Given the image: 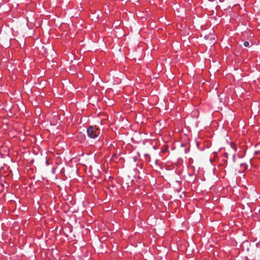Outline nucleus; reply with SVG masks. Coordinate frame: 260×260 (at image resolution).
<instances>
[{
    "instance_id": "nucleus-2",
    "label": "nucleus",
    "mask_w": 260,
    "mask_h": 260,
    "mask_svg": "<svg viewBox=\"0 0 260 260\" xmlns=\"http://www.w3.org/2000/svg\"><path fill=\"white\" fill-rule=\"evenodd\" d=\"M243 45L245 47H249L250 46V43L248 41H245L243 43Z\"/></svg>"
},
{
    "instance_id": "nucleus-1",
    "label": "nucleus",
    "mask_w": 260,
    "mask_h": 260,
    "mask_svg": "<svg viewBox=\"0 0 260 260\" xmlns=\"http://www.w3.org/2000/svg\"><path fill=\"white\" fill-rule=\"evenodd\" d=\"M100 133V129L95 126H90L87 129V136L91 139H95L98 137Z\"/></svg>"
}]
</instances>
